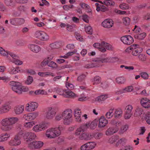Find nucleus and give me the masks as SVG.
Masks as SVG:
<instances>
[{"label": "nucleus", "mask_w": 150, "mask_h": 150, "mask_svg": "<svg viewBox=\"0 0 150 150\" xmlns=\"http://www.w3.org/2000/svg\"><path fill=\"white\" fill-rule=\"evenodd\" d=\"M140 76L144 80H147L149 79V74L146 72H143L140 73Z\"/></svg>", "instance_id": "603ef678"}, {"label": "nucleus", "mask_w": 150, "mask_h": 150, "mask_svg": "<svg viewBox=\"0 0 150 150\" xmlns=\"http://www.w3.org/2000/svg\"><path fill=\"white\" fill-rule=\"evenodd\" d=\"M134 89L133 86H127L124 88L118 89L115 91V93L117 95L120 94L127 92H132Z\"/></svg>", "instance_id": "f3484780"}, {"label": "nucleus", "mask_w": 150, "mask_h": 150, "mask_svg": "<svg viewBox=\"0 0 150 150\" xmlns=\"http://www.w3.org/2000/svg\"><path fill=\"white\" fill-rule=\"evenodd\" d=\"M17 26L21 25L24 23L25 20L23 18H17Z\"/></svg>", "instance_id": "0e129e2a"}, {"label": "nucleus", "mask_w": 150, "mask_h": 150, "mask_svg": "<svg viewBox=\"0 0 150 150\" xmlns=\"http://www.w3.org/2000/svg\"><path fill=\"white\" fill-rule=\"evenodd\" d=\"M97 124L98 121L95 120L91 122L87 123L81 126H85V128L86 129L89 128L91 129H94L96 128L97 125Z\"/></svg>", "instance_id": "4be33fe9"}, {"label": "nucleus", "mask_w": 150, "mask_h": 150, "mask_svg": "<svg viewBox=\"0 0 150 150\" xmlns=\"http://www.w3.org/2000/svg\"><path fill=\"white\" fill-rule=\"evenodd\" d=\"M142 118L145 119L147 123L150 125V111H147L144 113Z\"/></svg>", "instance_id": "f704fd0d"}, {"label": "nucleus", "mask_w": 150, "mask_h": 150, "mask_svg": "<svg viewBox=\"0 0 150 150\" xmlns=\"http://www.w3.org/2000/svg\"><path fill=\"white\" fill-rule=\"evenodd\" d=\"M88 99L87 96L84 95V93H83L81 94L78 98V100L79 101H83L86 100Z\"/></svg>", "instance_id": "bf43d9fd"}, {"label": "nucleus", "mask_w": 150, "mask_h": 150, "mask_svg": "<svg viewBox=\"0 0 150 150\" xmlns=\"http://www.w3.org/2000/svg\"><path fill=\"white\" fill-rule=\"evenodd\" d=\"M19 120L17 117H11L4 118L0 121L2 126L1 129L4 131H9L13 128V125Z\"/></svg>", "instance_id": "f257e3e1"}, {"label": "nucleus", "mask_w": 150, "mask_h": 150, "mask_svg": "<svg viewBox=\"0 0 150 150\" xmlns=\"http://www.w3.org/2000/svg\"><path fill=\"white\" fill-rule=\"evenodd\" d=\"M17 18H12L10 19L9 20L11 24L13 25L17 26Z\"/></svg>", "instance_id": "5fc2aeb1"}, {"label": "nucleus", "mask_w": 150, "mask_h": 150, "mask_svg": "<svg viewBox=\"0 0 150 150\" xmlns=\"http://www.w3.org/2000/svg\"><path fill=\"white\" fill-rule=\"evenodd\" d=\"M120 8L122 10L128 9L129 8V6L125 3H122L119 6Z\"/></svg>", "instance_id": "680f3d73"}, {"label": "nucleus", "mask_w": 150, "mask_h": 150, "mask_svg": "<svg viewBox=\"0 0 150 150\" xmlns=\"http://www.w3.org/2000/svg\"><path fill=\"white\" fill-rule=\"evenodd\" d=\"M10 137V134L7 133H3L0 135V142H3L8 140Z\"/></svg>", "instance_id": "c756f323"}, {"label": "nucleus", "mask_w": 150, "mask_h": 150, "mask_svg": "<svg viewBox=\"0 0 150 150\" xmlns=\"http://www.w3.org/2000/svg\"><path fill=\"white\" fill-rule=\"evenodd\" d=\"M38 106V104L37 103L31 102L27 104L25 107L26 111L31 112L35 110Z\"/></svg>", "instance_id": "2eb2a0df"}, {"label": "nucleus", "mask_w": 150, "mask_h": 150, "mask_svg": "<svg viewBox=\"0 0 150 150\" xmlns=\"http://www.w3.org/2000/svg\"><path fill=\"white\" fill-rule=\"evenodd\" d=\"M36 123L35 121H31L25 122L24 124V126L27 129L31 128Z\"/></svg>", "instance_id": "4c0bfd02"}, {"label": "nucleus", "mask_w": 150, "mask_h": 150, "mask_svg": "<svg viewBox=\"0 0 150 150\" xmlns=\"http://www.w3.org/2000/svg\"><path fill=\"white\" fill-rule=\"evenodd\" d=\"M38 74L40 76L42 77H47L50 76H54L53 73L50 72H38Z\"/></svg>", "instance_id": "a19ab883"}, {"label": "nucleus", "mask_w": 150, "mask_h": 150, "mask_svg": "<svg viewBox=\"0 0 150 150\" xmlns=\"http://www.w3.org/2000/svg\"><path fill=\"white\" fill-rule=\"evenodd\" d=\"M62 127L60 125L58 127H52L47 129L46 131V137L49 139L55 138L59 136L61 133Z\"/></svg>", "instance_id": "7ed1b4c3"}, {"label": "nucleus", "mask_w": 150, "mask_h": 150, "mask_svg": "<svg viewBox=\"0 0 150 150\" xmlns=\"http://www.w3.org/2000/svg\"><path fill=\"white\" fill-rule=\"evenodd\" d=\"M20 129L22 136V138L26 140L27 143L29 142L28 141L32 140L35 139L36 137V134L34 133L25 131L21 128Z\"/></svg>", "instance_id": "6e6552de"}, {"label": "nucleus", "mask_w": 150, "mask_h": 150, "mask_svg": "<svg viewBox=\"0 0 150 150\" xmlns=\"http://www.w3.org/2000/svg\"><path fill=\"white\" fill-rule=\"evenodd\" d=\"M28 147L30 149H39L42 147L43 145V142L41 141H33L28 142Z\"/></svg>", "instance_id": "9b49d317"}, {"label": "nucleus", "mask_w": 150, "mask_h": 150, "mask_svg": "<svg viewBox=\"0 0 150 150\" xmlns=\"http://www.w3.org/2000/svg\"><path fill=\"white\" fill-rule=\"evenodd\" d=\"M118 131L117 128L110 127L107 129L105 132V134L107 136L111 135L116 133Z\"/></svg>", "instance_id": "c85d7f7f"}, {"label": "nucleus", "mask_w": 150, "mask_h": 150, "mask_svg": "<svg viewBox=\"0 0 150 150\" xmlns=\"http://www.w3.org/2000/svg\"><path fill=\"white\" fill-rule=\"evenodd\" d=\"M10 84L11 86L12 90L18 94H21V85L19 83L14 81L10 82Z\"/></svg>", "instance_id": "f8f14e48"}, {"label": "nucleus", "mask_w": 150, "mask_h": 150, "mask_svg": "<svg viewBox=\"0 0 150 150\" xmlns=\"http://www.w3.org/2000/svg\"><path fill=\"white\" fill-rule=\"evenodd\" d=\"M117 140V137L112 136L109 139V142L110 144H113L116 142Z\"/></svg>", "instance_id": "338daca9"}, {"label": "nucleus", "mask_w": 150, "mask_h": 150, "mask_svg": "<svg viewBox=\"0 0 150 150\" xmlns=\"http://www.w3.org/2000/svg\"><path fill=\"white\" fill-rule=\"evenodd\" d=\"M22 136L20 129L17 130V133L14 136L13 138L8 142V144L10 146H16L20 145L21 143V139Z\"/></svg>", "instance_id": "39448f33"}, {"label": "nucleus", "mask_w": 150, "mask_h": 150, "mask_svg": "<svg viewBox=\"0 0 150 150\" xmlns=\"http://www.w3.org/2000/svg\"><path fill=\"white\" fill-rule=\"evenodd\" d=\"M56 113L55 109L51 107L49 108L46 113L45 118L48 120H52L55 116Z\"/></svg>", "instance_id": "ddd939ff"}, {"label": "nucleus", "mask_w": 150, "mask_h": 150, "mask_svg": "<svg viewBox=\"0 0 150 150\" xmlns=\"http://www.w3.org/2000/svg\"><path fill=\"white\" fill-rule=\"evenodd\" d=\"M116 81L118 84H122L125 83L126 80L124 77H119L116 78Z\"/></svg>", "instance_id": "c03bdc74"}, {"label": "nucleus", "mask_w": 150, "mask_h": 150, "mask_svg": "<svg viewBox=\"0 0 150 150\" xmlns=\"http://www.w3.org/2000/svg\"><path fill=\"white\" fill-rule=\"evenodd\" d=\"M100 61L101 63H112L116 61V59L115 57H102L100 58Z\"/></svg>", "instance_id": "b1692460"}, {"label": "nucleus", "mask_w": 150, "mask_h": 150, "mask_svg": "<svg viewBox=\"0 0 150 150\" xmlns=\"http://www.w3.org/2000/svg\"><path fill=\"white\" fill-rule=\"evenodd\" d=\"M92 134L93 135V138H94L96 139H100L102 135V134L99 133H96Z\"/></svg>", "instance_id": "052dcab7"}, {"label": "nucleus", "mask_w": 150, "mask_h": 150, "mask_svg": "<svg viewBox=\"0 0 150 150\" xmlns=\"http://www.w3.org/2000/svg\"><path fill=\"white\" fill-rule=\"evenodd\" d=\"M64 93V97L66 98L72 97L75 96V93L69 90H65Z\"/></svg>", "instance_id": "e433bc0d"}, {"label": "nucleus", "mask_w": 150, "mask_h": 150, "mask_svg": "<svg viewBox=\"0 0 150 150\" xmlns=\"http://www.w3.org/2000/svg\"><path fill=\"white\" fill-rule=\"evenodd\" d=\"M57 48L56 43H53L50 44L48 48V50H52L54 49H55Z\"/></svg>", "instance_id": "69168bd1"}, {"label": "nucleus", "mask_w": 150, "mask_h": 150, "mask_svg": "<svg viewBox=\"0 0 150 150\" xmlns=\"http://www.w3.org/2000/svg\"><path fill=\"white\" fill-rule=\"evenodd\" d=\"M23 70L20 69L19 67L15 68H11L9 71V73L11 74H15L17 73L21 72Z\"/></svg>", "instance_id": "c9c22d12"}, {"label": "nucleus", "mask_w": 150, "mask_h": 150, "mask_svg": "<svg viewBox=\"0 0 150 150\" xmlns=\"http://www.w3.org/2000/svg\"><path fill=\"white\" fill-rule=\"evenodd\" d=\"M103 48L105 49V52L106 50H112L113 48V47L112 45L104 41Z\"/></svg>", "instance_id": "ea45409f"}, {"label": "nucleus", "mask_w": 150, "mask_h": 150, "mask_svg": "<svg viewBox=\"0 0 150 150\" xmlns=\"http://www.w3.org/2000/svg\"><path fill=\"white\" fill-rule=\"evenodd\" d=\"M146 36V33H143L138 35H134V37L135 38L139 40H143Z\"/></svg>", "instance_id": "09e8293b"}, {"label": "nucleus", "mask_w": 150, "mask_h": 150, "mask_svg": "<svg viewBox=\"0 0 150 150\" xmlns=\"http://www.w3.org/2000/svg\"><path fill=\"white\" fill-rule=\"evenodd\" d=\"M114 0H103L102 1H99L107 6H113L115 4Z\"/></svg>", "instance_id": "7c9ffc66"}, {"label": "nucleus", "mask_w": 150, "mask_h": 150, "mask_svg": "<svg viewBox=\"0 0 150 150\" xmlns=\"http://www.w3.org/2000/svg\"><path fill=\"white\" fill-rule=\"evenodd\" d=\"M65 90L57 88L56 91L57 93L59 95H62L64 97Z\"/></svg>", "instance_id": "4d7b16f0"}, {"label": "nucleus", "mask_w": 150, "mask_h": 150, "mask_svg": "<svg viewBox=\"0 0 150 150\" xmlns=\"http://www.w3.org/2000/svg\"><path fill=\"white\" fill-rule=\"evenodd\" d=\"M11 102L8 101L2 105L0 108V113L3 114L8 112L11 109Z\"/></svg>", "instance_id": "4468645a"}, {"label": "nucleus", "mask_w": 150, "mask_h": 150, "mask_svg": "<svg viewBox=\"0 0 150 150\" xmlns=\"http://www.w3.org/2000/svg\"><path fill=\"white\" fill-rule=\"evenodd\" d=\"M143 112V109L142 108L138 107L135 110L134 115L135 117L139 116L142 114Z\"/></svg>", "instance_id": "473e14b6"}, {"label": "nucleus", "mask_w": 150, "mask_h": 150, "mask_svg": "<svg viewBox=\"0 0 150 150\" xmlns=\"http://www.w3.org/2000/svg\"><path fill=\"white\" fill-rule=\"evenodd\" d=\"M103 41L101 43L96 42L93 45V46L95 48L98 49L100 51L105 52V50L103 48Z\"/></svg>", "instance_id": "bb28decb"}, {"label": "nucleus", "mask_w": 150, "mask_h": 150, "mask_svg": "<svg viewBox=\"0 0 150 150\" xmlns=\"http://www.w3.org/2000/svg\"><path fill=\"white\" fill-rule=\"evenodd\" d=\"M74 116L76 121L81 122L82 120L81 118V112L80 110L75 109L74 112Z\"/></svg>", "instance_id": "393cba45"}, {"label": "nucleus", "mask_w": 150, "mask_h": 150, "mask_svg": "<svg viewBox=\"0 0 150 150\" xmlns=\"http://www.w3.org/2000/svg\"><path fill=\"white\" fill-rule=\"evenodd\" d=\"M85 30L86 33L89 34H92L93 33V30L92 27L90 26L86 27H85Z\"/></svg>", "instance_id": "6e6d98bb"}, {"label": "nucleus", "mask_w": 150, "mask_h": 150, "mask_svg": "<svg viewBox=\"0 0 150 150\" xmlns=\"http://www.w3.org/2000/svg\"><path fill=\"white\" fill-rule=\"evenodd\" d=\"M108 123V120L104 116L100 117L99 119L98 127L99 128L105 127Z\"/></svg>", "instance_id": "412c9836"}, {"label": "nucleus", "mask_w": 150, "mask_h": 150, "mask_svg": "<svg viewBox=\"0 0 150 150\" xmlns=\"http://www.w3.org/2000/svg\"><path fill=\"white\" fill-rule=\"evenodd\" d=\"M0 55L8 58L9 55L13 59V62L17 65H20L23 64L22 61L17 59L18 57L12 52L5 50L3 48L0 47Z\"/></svg>", "instance_id": "20e7f679"}, {"label": "nucleus", "mask_w": 150, "mask_h": 150, "mask_svg": "<svg viewBox=\"0 0 150 150\" xmlns=\"http://www.w3.org/2000/svg\"><path fill=\"white\" fill-rule=\"evenodd\" d=\"M121 40L124 44L127 45H130L134 41L132 37L129 35L122 37L121 38Z\"/></svg>", "instance_id": "a211bd4d"}, {"label": "nucleus", "mask_w": 150, "mask_h": 150, "mask_svg": "<svg viewBox=\"0 0 150 150\" xmlns=\"http://www.w3.org/2000/svg\"><path fill=\"white\" fill-rule=\"evenodd\" d=\"M24 110V106L23 105L16 106L14 108L13 111L16 115H20L22 113Z\"/></svg>", "instance_id": "a878e982"}, {"label": "nucleus", "mask_w": 150, "mask_h": 150, "mask_svg": "<svg viewBox=\"0 0 150 150\" xmlns=\"http://www.w3.org/2000/svg\"><path fill=\"white\" fill-rule=\"evenodd\" d=\"M132 115V112H125L124 115V118L125 119H129Z\"/></svg>", "instance_id": "e2e57ef3"}, {"label": "nucleus", "mask_w": 150, "mask_h": 150, "mask_svg": "<svg viewBox=\"0 0 150 150\" xmlns=\"http://www.w3.org/2000/svg\"><path fill=\"white\" fill-rule=\"evenodd\" d=\"M134 47L132 50V54L133 55L137 56L142 52L143 50L142 48L139 47L137 45H134Z\"/></svg>", "instance_id": "cd10ccee"}, {"label": "nucleus", "mask_w": 150, "mask_h": 150, "mask_svg": "<svg viewBox=\"0 0 150 150\" xmlns=\"http://www.w3.org/2000/svg\"><path fill=\"white\" fill-rule=\"evenodd\" d=\"M54 57V55L51 54L45 58L41 62V65L45 66L47 65L49 67L54 68H57V64L53 61H50Z\"/></svg>", "instance_id": "423d86ee"}, {"label": "nucleus", "mask_w": 150, "mask_h": 150, "mask_svg": "<svg viewBox=\"0 0 150 150\" xmlns=\"http://www.w3.org/2000/svg\"><path fill=\"white\" fill-rule=\"evenodd\" d=\"M86 129L85 126H80L76 130L75 135L76 136H79V138L81 140H91L93 138V135L91 133L84 132Z\"/></svg>", "instance_id": "f03ea898"}, {"label": "nucleus", "mask_w": 150, "mask_h": 150, "mask_svg": "<svg viewBox=\"0 0 150 150\" xmlns=\"http://www.w3.org/2000/svg\"><path fill=\"white\" fill-rule=\"evenodd\" d=\"M92 81L93 85H97L100 82V77L99 76H96L92 80Z\"/></svg>", "instance_id": "37998d69"}, {"label": "nucleus", "mask_w": 150, "mask_h": 150, "mask_svg": "<svg viewBox=\"0 0 150 150\" xmlns=\"http://www.w3.org/2000/svg\"><path fill=\"white\" fill-rule=\"evenodd\" d=\"M94 62L86 65L85 67L87 68H92L94 67H99L102 66V63L100 61V58L93 60Z\"/></svg>", "instance_id": "dca6fc26"}, {"label": "nucleus", "mask_w": 150, "mask_h": 150, "mask_svg": "<svg viewBox=\"0 0 150 150\" xmlns=\"http://www.w3.org/2000/svg\"><path fill=\"white\" fill-rule=\"evenodd\" d=\"M80 150H89L87 143L82 145L80 148Z\"/></svg>", "instance_id": "774afa93"}, {"label": "nucleus", "mask_w": 150, "mask_h": 150, "mask_svg": "<svg viewBox=\"0 0 150 150\" xmlns=\"http://www.w3.org/2000/svg\"><path fill=\"white\" fill-rule=\"evenodd\" d=\"M33 79L32 76H29L28 77L25 82V83L28 85L30 84L33 82Z\"/></svg>", "instance_id": "13d9d810"}, {"label": "nucleus", "mask_w": 150, "mask_h": 150, "mask_svg": "<svg viewBox=\"0 0 150 150\" xmlns=\"http://www.w3.org/2000/svg\"><path fill=\"white\" fill-rule=\"evenodd\" d=\"M49 124L48 122H43L34 126L33 128V130L35 132L42 131L47 127Z\"/></svg>", "instance_id": "9d476101"}, {"label": "nucleus", "mask_w": 150, "mask_h": 150, "mask_svg": "<svg viewBox=\"0 0 150 150\" xmlns=\"http://www.w3.org/2000/svg\"><path fill=\"white\" fill-rule=\"evenodd\" d=\"M122 113L123 112L122 109H117L114 112V117L116 118H120L122 116Z\"/></svg>", "instance_id": "2f4dec72"}, {"label": "nucleus", "mask_w": 150, "mask_h": 150, "mask_svg": "<svg viewBox=\"0 0 150 150\" xmlns=\"http://www.w3.org/2000/svg\"><path fill=\"white\" fill-rule=\"evenodd\" d=\"M126 142V139L124 138H121L115 144V146L118 147L120 144H122Z\"/></svg>", "instance_id": "864d4df0"}, {"label": "nucleus", "mask_w": 150, "mask_h": 150, "mask_svg": "<svg viewBox=\"0 0 150 150\" xmlns=\"http://www.w3.org/2000/svg\"><path fill=\"white\" fill-rule=\"evenodd\" d=\"M114 109H111L109 110L106 112L105 114V116L106 118L108 119L111 118L114 115Z\"/></svg>", "instance_id": "72a5a7b5"}, {"label": "nucleus", "mask_w": 150, "mask_h": 150, "mask_svg": "<svg viewBox=\"0 0 150 150\" xmlns=\"http://www.w3.org/2000/svg\"><path fill=\"white\" fill-rule=\"evenodd\" d=\"M5 4L7 6H14V2L13 0H4Z\"/></svg>", "instance_id": "49530a36"}, {"label": "nucleus", "mask_w": 150, "mask_h": 150, "mask_svg": "<svg viewBox=\"0 0 150 150\" xmlns=\"http://www.w3.org/2000/svg\"><path fill=\"white\" fill-rule=\"evenodd\" d=\"M39 113L38 112H35L30 113L31 120H34L39 115Z\"/></svg>", "instance_id": "8fccbe9b"}, {"label": "nucleus", "mask_w": 150, "mask_h": 150, "mask_svg": "<svg viewBox=\"0 0 150 150\" xmlns=\"http://www.w3.org/2000/svg\"><path fill=\"white\" fill-rule=\"evenodd\" d=\"M122 20L123 23L125 25H128L129 24L130 22V19L129 17H123Z\"/></svg>", "instance_id": "3c124183"}, {"label": "nucleus", "mask_w": 150, "mask_h": 150, "mask_svg": "<svg viewBox=\"0 0 150 150\" xmlns=\"http://www.w3.org/2000/svg\"><path fill=\"white\" fill-rule=\"evenodd\" d=\"M108 9L107 7L103 5H100V6H98L96 8V11L98 12L100 11L104 12L107 11Z\"/></svg>", "instance_id": "de8ad7c7"}, {"label": "nucleus", "mask_w": 150, "mask_h": 150, "mask_svg": "<svg viewBox=\"0 0 150 150\" xmlns=\"http://www.w3.org/2000/svg\"><path fill=\"white\" fill-rule=\"evenodd\" d=\"M120 132V133L123 134L128 129L129 126L127 124L121 125Z\"/></svg>", "instance_id": "a18cd8bd"}, {"label": "nucleus", "mask_w": 150, "mask_h": 150, "mask_svg": "<svg viewBox=\"0 0 150 150\" xmlns=\"http://www.w3.org/2000/svg\"><path fill=\"white\" fill-rule=\"evenodd\" d=\"M35 37L41 41H47L50 39V36L46 33L42 31H37L35 33Z\"/></svg>", "instance_id": "1a4fd4ad"}, {"label": "nucleus", "mask_w": 150, "mask_h": 150, "mask_svg": "<svg viewBox=\"0 0 150 150\" xmlns=\"http://www.w3.org/2000/svg\"><path fill=\"white\" fill-rule=\"evenodd\" d=\"M88 149L89 150H92L94 149L97 145L96 142L92 141L87 142Z\"/></svg>", "instance_id": "58836bf2"}, {"label": "nucleus", "mask_w": 150, "mask_h": 150, "mask_svg": "<svg viewBox=\"0 0 150 150\" xmlns=\"http://www.w3.org/2000/svg\"><path fill=\"white\" fill-rule=\"evenodd\" d=\"M62 114L64 124L66 125L70 124L72 121V112L71 110L67 109L62 112Z\"/></svg>", "instance_id": "0eeeda50"}, {"label": "nucleus", "mask_w": 150, "mask_h": 150, "mask_svg": "<svg viewBox=\"0 0 150 150\" xmlns=\"http://www.w3.org/2000/svg\"><path fill=\"white\" fill-rule=\"evenodd\" d=\"M140 103L141 106L145 108H150V99L149 98L146 97L141 98Z\"/></svg>", "instance_id": "6ab92c4d"}, {"label": "nucleus", "mask_w": 150, "mask_h": 150, "mask_svg": "<svg viewBox=\"0 0 150 150\" xmlns=\"http://www.w3.org/2000/svg\"><path fill=\"white\" fill-rule=\"evenodd\" d=\"M28 48L33 52L38 53L41 50V48L38 45L33 44H29L28 46Z\"/></svg>", "instance_id": "5701e85b"}, {"label": "nucleus", "mask_w": 150, "mask_h": 150, "mask_svg": "<svg viewBox=\"0 0 150 150\" xmlns=\"http://www.w3.org/2000/svg\"><path fill=\"white\" fill-rule=\"evenodd\" d=\"M108 98L107 95H103L98 96L95 99V101L101 102L105 100Z\"/></svg>", "instance_id": "79ce46f5"}, {"label": "nucleus", "mask_w": 150, "mask_h": 150, "mask_svg": "<svg viewBox=\"0 0 150 150\" xmlns=\"http://www.w3.org/2000/svg\"><path fill=\"white\" fill-rule=\"evenodd\" d=\"M113 25V22L112 19H107L104 20L102 23V25L103 27L109 28Z\"/></svg>", "instance_id": "aec40b11"}]
</instances>
